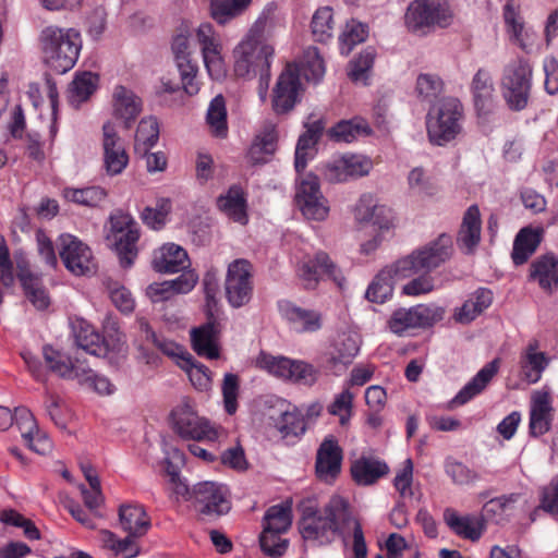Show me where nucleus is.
I'll return each instance as SVG.
<instances>
[{"label":"nucleus","mask_w":558,"mask_h":558,"mask_svg":"<svg viewBox=\"0 0 558 558\" xmlns=\"http://www.w3.org/2000/svg\"><path fill=\"white\" fill-rule=\"evenodd\" d=\"M444 521L456 535L473 542L480 539L485 530L482 517L462 515L452 508L445 509Z\"/></svg>","instance_id":"obj_30"},{"label":"nucleus","mask_w":558,"mask_h":558,"mask_svg":"<svg viewBox=\"0 0 558 558\" xmlns=\"http://www.w3.org/2000/svg\"><path fill=\"white\" fill-rule=\"evenodd\" d=\"M388 471L385 462L372 457H361L351 465L352 477L359 485H372Z\"/></svg>","instance_id":"obj_38"},{"label":"nucleus","mask_w":558,"mask_h":558,"mask_svg":"<svg viewBox=\"0 0 558 558\" xmlns=\"http://www.w3.org/2000/svg\"><path fill=\"white\" fill-rule=\"evenodd\" d=\"M17 277L22 283L27 300L39 311L49 307L51 300L39 277L33 275L17 262Z\"/></svg>","instance_id":"obj_37"},{"label":"nucleus","mask_w":558,"mask_h":558,"mask_svg":"<svg viewBox=\"0 0 558 558\" xmlns=\"http://www.w3.org/2000/svg\"><path fill=\"white\" fill-rule=\"evenodd\" d=\"M451 238L446 234L439 235L437 240L414 250L390 267L383 269L367 288L366 298L371 302L384 303L392 295L395 278H411L416 271L445 263L451 256Z\"/></svg>","instance_id":"obj_2"},{"label":"nucleus","mask_w":558,"mask_h":558,"mask_svg":"<svg viewBox=\"0 0 558 558\" xmlns=\"http://www.w3.org/2000/svg\"><path fill=\"white\" fill-rule=\"evenodd\" d=\"M493 302V293L485 288L477 289L463 305L456 310L454 319L460 324H469L482 314Z\"/></svg>","instance_id":"obj_40"},{"label":"nucleus","mask_w":558,"mask_h":558,"mask_svg":"<svg viewBox=\"0 0 558 558\" xmlns=\"http://www.w3.org/2000/svg\"><path fill=\"white\" fill-rule=\"evenodd\" d=\"M134 329V344L141 353V359L144 360L146 364H154L156 356L150 352V347L154 341H157L156 332L151 329L147 319L140 316L136 317Z\"/></svg>","instance_id":"obj_45"},{"label":"nucleus","mask_w":558,"mask_h":558,"mask_svg":"<svg viewBox=\"0 0 558 558\" xmlns=\"http://www.w3.org/2000/svg\"><path fill=\"white\" fill-rule=\"evenodd\" d=\"M499 369V360L495 359L481 368L477 374L457 393L452 403L462 405L480 395L497 374Z\"/></svg>","instance_id":"obj_36"},{"label":"nucleus","mask_w":558,"mask_h":558,"mask_svg":"<svg viewBox=\"0 0 558 558\" xmlns=\"http://www.w3.org/2000/svg\"><path fill=\"white\" fill-rule=\"evenodd\" d=\"M462 107L456 98H444L427 114V134L432 143L444 145L462 130Z\"/></svg>","instance_id":"obj_6"},{"label":"nucleus","mask_w":558,"mask_h":558,"mask_svg":"<svg viewBox=\"0 0 558 558\" xmlns=\"http://www.w3.org/2000/svg\"><path fill=\"white\" fill-rule=\"evenodd\" d=\"M206 121L211 133L217 137H226L228 133L226 101L217 95L209 104Z\"/></svg>","instance_id":"obj_51"},{"label":"nucleus","mask_w":558,"mask_h":558,"mask_svg":"<svg viewBox=\"0 0 558 558\" xmlns=\"http://www.w3.org/2000/svg\"><path fill=\"white\" fill-rule=\"evenodd\" d=\"M442 263L428 269L416 271L412 277L416 276L402 287V293L408 296H418L430 293L435 289V279L430 271L438 268Z\"/></svg>","instance_id":"obj_53"},{"label":"nucleus","mask_w":558,"mask_h":558,"mask_svg":"<svg viewBox=\"0 0 558 558\" xmlns=\"http://www.w3.org/2000/svg\"><path fill=\"white\" fill-rule=\"evenodd\" d=\"M193 350L203 357L216 360L220 354L219 336L214 324L208 323L191 330Z\"/></svg>","instance_id":"obj_35"},{"label":"nucleus","mask_w":558,"mask_h":558,"mask_svg":"<svg viewBox=\"0 0 558 558\" xmlns=\"http://www.w3.org/2000/svg\"><path fill=\"white\" fill-rule=\"evenodd\" d=\"M452 21L453 14L446 0H414L405 13V24L412 32H424L432 27L445 28Z\"/></svg>","instance_id":"obj_7"},{"label":"nucleus","mask_w":558,"mask_h":558,"mask_svg":"<svg viewBox=\"0 0 558 558\" xmlns=\"http://www.w3.org/2000/svg\"><path fill=\"white\" fill-rule=\"evenodd\" d=\"M541 243V232L532 228H523L517 234L511 253L515 265L524 264L536 251Z\"/></svg>","instance_id":"obj_44"},{"label":"nucleus","mask_w":558,"mask_h":558,"mask_svg":"<svg viewBox=\"0 0 558 558\" xmlns=\"http://www.w3.org/2000/svg\"><path fill=\"white\" fill-rule=\"evenodd\" d=\"M301 69L294 63H288L280 73L272 89L271 105L276 113H287L300 101L302 84Z\"/></svg>","instance_id":"obj_17"},{"label":"nucleus","mask_w":558,"mask_h":558,"mask_svg":"<svg viewBox=\"0 0 558 558\" xmlns=\"http://www.w3.org/2000/svg\"><path fill=\"white\" fill-rule=\"evenodd\" d=\"M504 20L511 40L522 50L530 52L536 45V32L527 27L520 15L519 8L512 0L504 5Z\"/></svg>","instance_id":"obj_25"},{"label":"nucleus","mask_w":558,"mask_h":558,"mask_svg":"<svg viewBox=\"0 0 558 558\" xmlns=\"http://www.w3.org/2000/svg\"><path fill=\"white\" fill-rule=\"evenodd\" d=\"M98 76L92 72L76 74L69 85V104L74 108H78L96 90Z\"/></svg>","instance_id":"obj_43"},{"label":"nucleus","mask_w":558,"mask_h":558,"mask_svg":"<svg viewBox=\"0 0 558 558\" xmlns=\"http://www.w3.org/2000/svg\"><path fill=\"white\" fill-rule=\"evenodd\" d=\"M294 201L307 220L324 221L329 215V202L320 191L318 177L313 173L298 181Z\"/></svg>","instance_id":"obj_11"},{"label":"nucleus","mask_w":558,"mask_h":558,"mask_svg":"<svg viewBox=\"0 0 558 558\" xmlns=\"http://www.w3.org/2000/svg\"><path fill=\"white\" fill-rule=\"evenodd\" d=\"M193 506L202 520L215 521L231 509L226 486L216 482H201L193 486Z\"/></svg>","instance_id":"obj_10"},{"label":"nucleus","mask_w":558,"mask_h":558,"mask_svg":"<svg viewBox=\"0 0 558 558\" xmlns=\"http://www.w3.org/2000/svg\"><path fill=\"white\" fill-rule=\"evenodd\" d=\"M253 0H211L210 15L220 25H226L241 15Z\"/></svg>","instance_id":"obj_48"},{"label":"nucleus","mask_w":558,"mask_h":558,"mask_svg":"<svg viewBox=\"0 0 558 558\" xmlns=\"http://www.w3.org/2000/svg\"><path fill=\"white\" fill-rule=\"evenodd\" d=\"M555 416L551 393L546 389L535 390L531 395L529 410V429L533 437L548 433Z\"/></svg>","instance_id":"obj_22"},{"label":"nucleus","mask_w":558,"mask_h":558,"mask_svg":"<svg viewBox=\"0 0 558 558\" xmlns=\"http://www.w3.org/2000/svg\"><path fill=\"white\" fill-rule=\"evenodd\" d=\"M373 161L363 155L347 154L324 165L323 175L330 183H341L367 175Z\"/></svg>","instance_id":"obj_18"},{"label":"nucleus","mask_w":558,"mask_h":558,"mask_svg":"<svg viewBox=\"0 0 558 558\" xmlns=\"http://www.w3.org/2000/svg\"><path fill=\"white\" fill-rule=\"evenodd\" d=\"M159 138V125L154 117H147L140 121L135 133L136 154H146Z\"/></svg>","instance_id":"obj_50"},{"label":"nucleus","mask_w":558,"mask_h":558,"mask_svg":"<svg viewBox=\"0 0 558 558\" xmlns=\"http://www.w3.org/2000/svg\"><path fill=\"white\" fill-rule=\"evenodd\" d=\"M371 134V128L365 119L355 117L342 120L328 130V136L335 142L351 143L359 136Z\"/></svg>","instance_id":"obj_42"},{"label":"nucleus","mask_w":558,"mask_h":558,"mask_svg":"<svg viewBox=\"0 0 558 558\" xmlns=\"http://www.w3.org/2000/svg\"><path fill=\"white\" fill-rule=\"evenodd\" d=\"M218 208L230 219L241 225L247 222L246 201L242 190L233 185L225 195H220L217 199Z\"/></svg>","instance_id":"obj_41"},{"label":"nucleus","mask_w":558,"mask_h":558,"mask_svg":"<svg viewBox=\"0 0 558 558\" xmlns=\"http://www.w3.org/2000/svg\"><path fill=\"white\" fill-rule=\"evenodd\" d=\"M279 311L296 332H316L323 327V317L317 311L302 308L289 301H281Z\"/></svg>","instance_id":"obj_27"},{"label":"nucleus","mask_w":558,"mask_h":558,"mask_svg":"<svg viewBox=\"0 0 558 558\" xmlns=\"http://www.w3.org/2000/svg\"><path fill=\"white\" fill-rule=\"evenodd\" d=\"M342 450L333 438H326L316 454V474L325 483H332L341 472Z\"/></svg>","instance_id":"obj_26"},{"label":"nucleus","mask_w":558,"mask_h":558,"mask_svg":"<svg viewBox=\"0 0 558 558\" xmlns=\"http://www.w3.org/2000/svg\"><path fill=\"white\" fill-rule=\"evenodd\" d=\"M256 365L277 378L304 386L314 385L319 375V371L307 362L264 352L257 357Z\"/></svg>","instance_id":"obj_8"},{"label":"nucleus","mask_w":558,"mask_h":558,"mask_svg":"<svg viewBox=\"0 0 558 558\" xmlns=\"http://www.w3.org/2000/svg\"><path fill=\"white\" fill-rule=\"evenodd\" d=\"M300 531L304 539L318 545H328L340 536L348 546L351 536L354 558H367L362 525L351 513L348 502L339 496L332 497L322 509H307L300 521Z\"/></svg>","instance_id":"obj_1"},{"label":"nucleus","mask_w":558,"mask_h":558,"mask_svg":"<svg viewBox=\"0 0 558 558\" xmlns=\"http://www.w3.org/2000/svg\"><path fill=\"white\" fill-rule=\"evenodd\" d=\"M57 243L60 258L70 272L75 276L95 272L96 264L87 244L69 233L61 234Z\"/></svg>","instance_id":"obj_14"},{"label":"nucleus","mask_w":558,"mask_h":558,"mask_svg":"<svg viewBox=\"0 0 558 558\" xmlns=\"http://www.w3.org/2000/svg\"><path fill=\"white\" fill-rule=\"evenodd\" d=\"M63 194L68 201L89 207L99 205L106 197L105 190L99 186L65 189Z\"/></svg>","instance_id":"obj_56"},{"label":"nucleus","mask_w":558,"mask_h":558,"mask_svg":"<svg viewBox=\"0 0 558 558\" xmlns=\"http://www.w3.org/2000/svg\"><path fill=\"white\" fill-rule=\"evenodd\" d=\"M43 356L47 368L65 380H85L90 376V367L80 356L71 357L51 345L43 348Z\"/></svg>","instance_id":"obj_19"},{"label":"nucleus","mask_w":558,"mask_h":558,"mask_svg":"<svg viewBox=\"0 0 558 558\" xmlns=\"http://www.w3.org/2000/svg\"><path fill=\"white\" fill-rule=\"evenodd\" d=\"M274 53L271 45L244 37L233 49L235 75L239 77L259 75L260 83H265L267 86Z\"/></svg>","instance_id":"obj_4"},{"label":"nucleus","mask_w":558,"mask_h":558,"mask_svg":"<svg viewBox=\"0 0 558 558\" xmlns=\"http://www.w3.org/2000/svg\"><path fill=\"white\" fill-rule=\"evenodd\" d=\"M174 432L184 439L214 441L217 429L205 417L199 416L189 402H182L171 413Z\"/></svg>","instance_id":"obj_12"},{"label":"nucleus","mask_w":558,"mask_h":558,"mask_svg":"<svg viewBox=\"0 0 558 558\" xmlns=\"http://www.w3.org/2000/svg\"><path fill=\"white\" fill-rule=\"evenodd\" d=\"M360 338L355 333H343L339 337L330 352L329 362L336 366H347L352 362L360 351Z\"/></svg>","instance_id":"obj_47"},{"label":"nucleus","mask_w":558,"mask_h":558,"mask_svg":"<svg viewBox=\"0 0 558 558\" xmlns=\"http://www.w3.org/2000/svg\"><path fill=\"white\" fill-rule=\"evenodd\" d=\"M367 37L366 26L354 20L347 23L340 35V50L342 54H349L352 48L364 41Z\"/></svg>","instance_id":"obj_58"},{"label":"nucleus","mask_w":558,"mask_h":558,"mask_svg":"<svg viewBox=\"0 0 558 558\" xmlns=\"http://www.w3.org/2000/svg\"><path fill=\"white\" fill-rule=\"evenodd\" d=\"M354 393L349 388L343 389L335 396L333 401L328 405V412L338 416L342 426L347 425L352 415Z\"/></svg>","instance_id":"obj_61"},{"label":"nucleus","mask_w":558,"mask_h":558,"mask_svg":"<svg viewBox=\"0 0 558 558\" xmlns=\"http://www.w3.org/2000/svg\"><path fill=\"white\" fill-rule=\"evenodd\" d=\"M177 68L181 75L182 87L189 95H195L199 90L197 81L198 66L192 61L191 57H178Z\"/></svg>","instance_id":"obj_57"},{"label":"nucleus","mask_w":558,"mask_h":558,"mask_svg":"<svg viewBox=\"0 0 558 558\" xmlns=\"http://www.w3.org/2000/svg\"><path fill=\"white\" fill-rule=\"evenodd\" d=\"M76 345L85 352L100 356L107 352L105 339L87 324H82L80 330L75 333Z\"/></svg>","instance_id":"obj_49"},{"label":"nucleus","mask_w":558,"mask_h":558,"mask_svg":"<svg viewBox=\"0 0 558 558\" xmlns=\"http://www.w3.org/2000/svg\"><path fill=\"white\" fill-rule=\"evenodd\" d=\"M354 220L359 225H372L379 231L389 230L393 225L391 208L379 204L371 193H364L353 208Z\"/></svg>","instance_id":"obj_21"},{"label":"nucleus","mask_w":558,"mask_h":558,"mask_svg":"<svg viewBox=\"0 0 558 558\" xmlns=\"http://www.w3.org/2000/svg\"><path fill=\"white\" fill-rule=\"evenodd\" d=\"M277 138L275 124L266 123L255 136L248 149V162L253 166L268 162L277 149Z\"/></svg>","instance_id":"obj_33"},{"label":"nucleus","mask_w":558,"mask_h":558,"mask_svg":"<svg viewBox=\"0 0 558 558\" xmlns=\"http://www.w3.org/2000/svg\"><path fill=\"white\" fill-rule=\"evenodd\" d=\"M292 524L291 502L286 501L271 506L263 519V530L275 531L284 534Z\"/></svg>","instance_id":"obj_46"},{"label":"nucleus","mask_w":558,"mask_h":558,"mask_svg":"<svg viewBox=\"0 0 558 558\" xmlns=\"http://www.w3.org/2000/svg\"><path fill=\"white\" fill-rule=\"evenodd\" d=\"M111 226L114 247L120 264L122 267L129 268L137 256L138 225L130 215L119 214L111 217Z\"/></svg>","instance_id":"obj_15"},{"label":"nucleus","mask_w":558,"mask_h":558,"mask_svg":"<svg viewBox=\"0 0 558 558\" xmlns=\"http://www.w3.org/2000/svg\"><path fill=\"white\" fill-rule=\"evenodd\" d=\"M104 166L109 175H118L126 168L129 156L114 125L107 122L102 126Z\"/></svg>","instance_id":"obj_23"},{"label":"nucleus","mask_w":558,"mask_h":558,"mask_svg":"<svg viewBox=\"0 0 558 558\" xmlns=\"http://www.w3.org/2000/svg\"><path fill=\"white\" fill-rule=\"evenodd\" d=\"M142 108V99L132 89L122 85L114 87L112 92L113 116L122 120L126 129L131 128Z\"/></svg>","instance_id":"obj_28"},{"label":"nucleus","mask_w":558,"mask_h":558,"mask_svg":"<svg viewBox=\"0 0 558 558\" xmlns=\"http://www.w3.org/2000/svg\"><path fill=\"white\" fill-rule=\"evenodd\" d=\"M182 368L185 369L196 389L203 391L210 387L211 372L207 366L194 361L191 354H186V357H184Z\"/></svg>","instance_id":"obj_55"},{"label":"nucleus","mask_w":558,"mask_h":558,"mask_svg":"<svg viewBox=\"0 0 558 558\" xmlns=\"http://www.w3.org/2000/svg\"><path fill=\"white\" fill-rule=\"evenodd\" d=\"M38 44L44 62L53 71L65 73L78 59L82 38L75 28L48 25L40 31Z\"/></svg>","instance_id":"obj_3"},{"label":"nucleus","mask_w":558,"mask_h":558,"mask_svg":"<svg viewBox=\"0 0 558 558\" xmlns=\"http://www.w3.org/2000/svg\"><path fill=\"white\" fill-rule=\"evenodd\" d=\"M481 241V214L476 205L470 206L461 223L457 244L465 254H472Z\"/></svg>","instance_id":"obj_32"},{"label":"nucleus","mask_w":558,"mask_h":558,"mask_svg":"<svg viewBox=\"0 0 558 558\" xmlns=\"http://www.w3.org/2000/svg\"><path fill=\"white\" fill-rule=\"evenodd\" d=\"M119 522L131 536H143L150 527V519L138 504H124L119 507Z\"/></svg>","instance_id":"obj_34"},{"label":"nucleus","mask_w":558,"mask_h":558,"mask_svg":"<svg viewBox=\"0 0 558 558\" xmlns=\"http://www.w3.org/2000/svg\"><path fill=\"white\" fill-rule=\"evenodd\" d=\"M324 123L322 120H316L306 124V131L300 136L295 148L294 166L298 172L305 169L308 159L312 157L311 149L317 144Z\"/></svg>","instance_id":"obj_39"},{"label":"nucleus","mask_w":558,"mask_h":558,"mask_svg":"<svg viewBox=\"0 0 558 558\" xmlns=\"http://www.w3.org/2000/svg\"><path fill=\"white\" fill-rule=\"evenodd\" d=\"M442 311L426 304H418L409 308H399L389 319V328L396 335H402L408 329L422 328L433 325L440 319Z\"/></svg>","instance_id":"obj_20"},{"label":"nucleus","mask_w":558,"mask_h":558,"mask_svg":"<svg viewBox=\"0 0 558 558\" xmlns=\"http://www.w3.org/2000/svg\"><path fill=\"white\" fill-rule=\"evenodd\" d=\"M533 70L527 60L517 58L502 71L500 87L502 97L511 110L521 111L529 102Z\"/></svg>","instance_id":"obj_5"},{"label":"nucleus","mask_w":558,"mask_h":558,"mask_svg":"<svg viewBox=\"0 0 558 558\" xmlns=\"http://www.w3.org/2000/svg\"><path fill=\"white\" fill-rule=\"evenodd\" d=\"M539 341L532 339L520 352L519 376L527 385L539 381L550 362V359L539 350Z\"/></svg>","instance_id":"obj_24"},{"label":"nucleus","mask_w":558,"mask_h":558,"mask_svg":"<svg viewBox=\"0 0 558 558\" xmlns=\"http://www.w3.org/2000/svg\"><path fill=\"white\" fill-rule=\"evenodd\" d=\"M312 32L317 41H326L332 35L333 19L329 7L318 9L312 19Z\"/></svg>","instance_id":"obj_59"},{"label":"nucleus","mask_w":558,"mask_h":558,"mask_svg":"<svg viewBox=\"0 0 558 558\" xmlns=\"http://www.w3.org/2000/svg\"><path fill=\"white\" fill-rule=\"evenodd\" d=\"M302 71L307 81L316 83L323 78L325 74V64L317 48L310 47L304 51Z\"/></svg>","instance_id":"obj_60"},{"label":"nucleus","mask_w":558,"mask_h":558,"mask_svg":"<svg viewBox=\"0 0 558 558\" xmlns=\"http://www.w3.org/2000/svg\"><path fill=\"white\" fill-rule=\"evenodd\" d=\"M225 290L228 302L239 308L250 302L253 295V265L244 258L228 265Z\"/></svg>","instance_id":"obj_13"},{"label":"nucleus","mask_w":558,"mask_h":558,"mask_svg":"<svg viewBox=\"0 0 558 558\" xmlns=\"http://www.w3.org/2000/svg\"><path fill=\"white\" fill-rule=\"evenodd\" d=\"M196 40L208 75L216 81L226 76L227 70L222 58V44L210 23H202L196 28Z\"/></svg>","instance_id":"obj_16"},{"label":"nucleus","mask_w":558,"mask_h":558,"mask_svg":"<svg viewBox=\"0 0 558 558\" xmlns=\"http://www.w3.org/2000/svg\"><path fill=\"white\" fill-rule=\"evenodd\" d=\"M472 92L475 106L483 110L490 102L494 95L492 76L484 70H478L472 81Z\"/></svg>","instance_id":"obj_52"},{"label":"nucleus","mask_w":558,"mask_h":558,"mask_svg":"<svg viewBox=\"0 0 558 558\" xmlns=\"http://www.w3.org/2000/svg\"><path fill=\"white\" fill-rule=\"evenodd\" d=\"M171 208L172 204L170 198L161 197L156 201V205L154 207H145L141 217L147 227L154 230H159L166 225L167 217L170 214Z\"/></svg>","instance_id":"obj_54"},{"label":"nucleus","mask_w":558,"mask_h":558,"mask_svg":"<svg viewBox=\"0 0 558 558\" xmlns=\"http://www.w3.org/2000/svg\"><path fill=\"white\" fill-rule=\"evenodd\" d=\"M375 50L366 48L360 56L350 62L349 76L354 82H365L367 73L372 69L375 60Z\"/></svg>","instance_id":"obj_64"},{"label":"nucleus","mask_w":558,"mask_h":558,"mask_svg":"<svg viewBox=\"0 0 558 558\" xmlns=\"http://www.w3.org/2000/svg\"><path fill=\"white\" fill-rule=\"evenodd\" d=\"M282 533L263 530L259 536L262 550L271 558L281 557L288 549L289 541L281 537Z\"/></svg>","instance_id":"obj_63"},{"label":"nucleus","mask_w":558,"mask_h":558,"mask_svg":"<svg viewBox=\"0 0 558 558\" xmlns=\"http://www.w3.org/2000/svg\"><path fill=\"white\" fill-rule=\"evenodd\" d=\"M296 277L307 290L316 289L324 278L332 280L340 288L343 287L345 281L341 269L323 251L313 255H305L298 264Z\"/></svg>","instance_id":"obj_9"},{"label":"nucleus","mask_w":558,"mask_h":558,"mask_svg":"<svg viewBox=\"0 0 558 558\" xmlns=\"http://www.w3.org/2000/svg\"><path fill=\"white\" fill-rule=\"evenodd\" d=\"M518 499V494H510L493 498L487 501L482 509V514L480 515L483 518V523H485V520H495L498 522L509 507L517 502Z\"/></svg>","instance_id":"obj_62"},{"label":"nucleus","mask_w":558,"mask_h":558,"mask_svg":"<svg viewBox=\"0 0 558 558\" xmlns=\"http://www.w3.org/2000/svg\"><path fill=\"white\" fill-rule=\"evenodd\" d=\"M529 278L546 293H553L558 288V258L553 254L537 257L530 265Z\"/></svg>","instance_id":"obj_31"},{"label":"nucleus","mask_w":558,"mask_h":558,"mask_svg":"<svg viewBox=\"0 0 558 558\" xmlns=\"http://www.w3.org/2000/svg\"><path fill=\"white\" fill-rule=\"evenodd\" d=\"M153 266L158 272L174 274L187 269L190 259L183 247L167 243L154 252Z\"/></svg>","instance_id":"obj_29"}]
</instances>
